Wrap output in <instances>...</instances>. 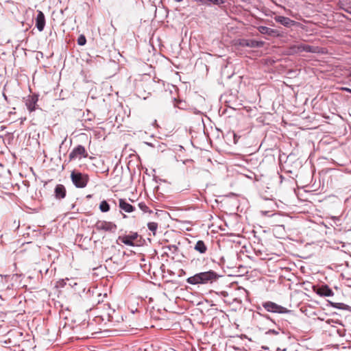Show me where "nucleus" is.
Masks as SVG:
<instances>
[{
    "instance_id": "nucleus-5",
    "label": "nucleus",
    "mask_w": 351,
    "mask_h": 351,
    "mask_svg": "<svg viewBox=\"0 0 351 351\" xmlns=\"http://www.w3.org/2000/svg\"><path fill=\"white\" fill-rule=\"evenodd\" d=\"M290 49L295 53H301L303 51L312 53H317L320 52V48L317 46H313L300 43L292 45Z\"/></svg>"
},
{
    "instance_id": "nucleus-10",
    "label": "nucleus",
    "mask_w": 351,
    "mask_h": 351,
    "mask_svg": "<svg viewBox=\"0 0 351 351\" xmlns=\"http://www.w3.org/2000/svg\"><path fill=\"white\" fill-rule=\"evenodd\" d=\"M138 237L137 232H130L129 234L124 236H119L118 237V241H120L121 243L125 245L134 246V241L136 240Z\"/></svg>"
},
{
    "instance_id": "nucleus-13",
    "label": "nucleus",
    "mask_w": 351,
    "mask_h": 351,
    "mask_svg": "<svg viewBox=\"0 0 351 351\" xmlns=\"http://www.w3.org/2000/svg\"><path fill=\"white\" fill-rule=\"evenodd\" d=\"M66 188L63 184H57L54 189V195L56 199H61L65 197Z\"/></svg>"
},
{
    "instance_id": "nucleus-21",
    "label": "nucleus",
    "mask_w": 351,
    "mask_h": 351,
    "mask_svg": "<svg viewBox=\"0 0 351 351\" xmlns=\"http://www.w3.org/2000/svg\"><path fill=\"white\" fill-rule=\"evenodd\" d=\"M158 223L156 222H149L147 223L148 229L153 232V235H156V232L158 229Z\"/></svg>"
},
{
    "instance_id": "nucleus-6",
    "label": "nucleus",
    "mask_w": 351,
    "mask_h": 351,
    "mask_svg": "<svg viewBox=\"0 0 351 351\" xmlns=\"http://www.w3.org/2000/svg\"><path fill=\"white\" fill-rule=\"evenodd\" d=\"M88 156L85 147L82 145H78L73 149L69 155V161L73 160L80 157L87 158Z\"/></svg>"
},
{
    "instance_id": "nucleus-26",
    "label": "nucleus",
    "mask_w": 351,
    "mask_h": 351,
    "mask_svg": "<svg viewBox=\"0 0 351 351\" xmlns=\"http://www.w3.org/2000/svg\"><path fill=\"white\" fill-rule=\"evenodd\" d=\"M342 90L343 91H346L347 93H351V89L350 88H347V87H342L341 88Z\"/></svg>"
},
{
    "instance_id": "nucleus-2",
    "label": "nucleus",
    "mask_w": 351,
    "mask_h": 351,
    "mask_svg": "<svg viewBox=\"0 0 351 351\" xmlns=\"http://www.w3.org/2000/svg\"><path fill=\"white\" fill-rule=\"evenodd\" d=\"M71 180L76 188L82 189L87 186L89 182V176L86 173L73 170L71 173Z\"/></svg>"
},
{
    "instance_id": "nucleus-15",
    "label": "nucleus",
    "mask_w": 351,
    "mask_h": 351,
    "mask_svg": "<svg viewBox=\"0 0 351 351\" xmlns=\"http://www.w3.org/2000/svg\"><path fill=\"white\" fill-rule=\"evenodd\" d=\"M119 208L124 210L125 213H132L135 210L134 206L129 204L124 199H119Z\"/></svg>"
},
{
    "instance_id": "nucleus-25",
    "label": "nucleus",
    "mask_w": 351,
    "mask_h": 351,
    "mask_svg": "<svg viewBox=\"0 0 351 351\" xmlns=\"http://www.w3.org/2000/svg\"><path fill=\"white\" fill-rule=\"evenodd\" d=\"M337 332L339 334L340 337H344L346 335V330L343 328L337 329Z\"/></svg>"
},
{
    "instance_id": "nucleus-22",
    "label": "nucleus",
    "mask_w": 351,
    "mask_h": 351,
    "mask_svg": "<svg viewBox=\"0 0 351 351\" xmlns=\"http://www.w3.org/2000/svg\"><path fill=\"white\" fill-rule=\"evenodd\" d=\"M86 43V38L84 35H80L77 38V44L80 46H83Z\"/></svg>"
},
{
    "instance_id": "nucleus-11",
    "label": "nucleus",
    "mask_w": 351,
    "mask_h": 351,
    "mask_svg": "<svg viewBox=\"0 0 351 351\" xmlns=\"http://www.w3.org/2000/svg\"><path fill=\"white\" fill-rule=\"evenodd\" d=\"M45 26V17L43 12L40 10H37V16L36 18V27L39 32L43 31Z\"/></svg>"
},
{
    "instance_id": "nucleus-31",
    "label": "nucleus",
    "mask_w": 351,
    "mask_h": 351,
    "mask_svg": "<svg viewBox=\"0 0 351 351\" xmlns=\"http://www.w3.org/2000/svg\"><path fill=\"white\" fill-rule=\"evenodd\" d=\"M349 76L351 77V71L349 73Z\"/></svg>"
},
{
    "instance_id": "nucleus-12",
    "label": "nucleus",
    "mask_w": 351,
    "mask_h": 351,
    "mask_svg": "<svg viewBox=\"0 0 351 351\" xmlns=\"http://www.w3.org/2000/svg\"><path fill=\"white\" fill-rule=\"evenodd\" d=\"M274 20L276 22L279 23L287 27H289L296 23L295 21H293L289 18L283 16H276L274 17Z\"/></svg>"
},
{
    "instance_id": "nucleus-20",
    "label": "nucleus",
    "mask_w": 351,
    "mask_h": 351,
    "mask_svg": "<svg viewBox=\"0 0 351 351\" xmlns=\"http://www.w3.org/2000/svg\"><path fill=\"white\" fill-rule=\"evenodd\" d=\"M99 209L102 213L108 212L110 210V205L106 200H103L99 204Z\"/></svg>"
},
{
    "instance_id": "nucleus-1",
    "label": "nucleus",
    "mask_w": 351,
    "mask_h": 351,
    "mask_svg": "<svg viewBox=\"0 0 351 351\" xmlns=\"http://www.w3.org/2000/svg\"><path fill=\"white\" fill-rule=\"evenodd\" d=\"M218 277L219 275L215 271L210 270L196 274L194 276L188 278L186 279V282L193 285L212 283L215 281Z\"/></svg>"
},
{
    "instance_id": "nucleus-32",
    "label": "nucleus",
    "mask_w": 351,
    "mask_h": 351,
    "mask_svg": "<svg viewBox=\"0 0 351 351\" xmlns=\"http://www.w3.org/2000/svg\"><path fill=\"white\" fill-rule=\"evenodd\" d=\"M349 200H351V197L349 199Z\"/></svg>"
},
{
    "instance_id": "nucleus-14",
    "label": "nucleus",
    "mask_w": 351,
    "mask_h": 351,
    "mask_svg": "<svg viewBox=\"0 0 351 351\" xmlns=\"http://www.w3.org/2000/svg\"><path fill=\"white\" fill-rule=\"evenodd\" d=\"M258 32L262 34H266L270 36H278V32L276 29L267 27L266 26H259L257 27Z\"/></svg>"
},
{
    "instance_id": "nucleus-4",
    "label": "nucleus",
    "mask_w": 351,
    "mask_h": 351,
    "mask_svg": "<svg viewBox=\"0 0 351 351\" xmlns=\"http://www.w3.org/2000/svg\"><path fill=\"white\" fill-rule=\"evenodd\" d=\"M101 306L97 307V308H100ZM104 312L99 315L103 321L107 320L108 322H119V319H116L115 315L116 311L114 309L112 308L108 303L104 304L102 306Z\"/></svg>"
},
{
    "instance_id": "nucleus-18",
    "label": "nucleus",
    "mask_w": 351,
    "mask_h": 351,
    "mask_svg": "<svg viewBox=\"0 0 351 351\" xmlns=\"http://www.w3.org/2000/svg\"><path fill=\"white\" fill-rule=\"evenodd\" d=\"M195 1L201 4H206V5L213 4L215 5H220L225 3V1L223 0H195Z\"/></svg>"
},
{
    "instance_id": "nucleus-28",
    "label": "nucleus",
    "mask_w": 351,
    "mask_h": 351,
    "mask_svg": "<svg viewBox=\"0 0 351 351\" xmlns=\"http://www.w3.org/2000/svg\"><path fill=\"white\" fill-rule=\"evenodd\" d=\"M269 333H271V334H274V335H277L278 334V332L277 331H276L275 330H269L268 331Z\"/></svg>"
},
{
    "instance_id": "nucleus-27",
    "label": "nucleus",
    "mask_w": 351,
    "mask_h": 351,
    "mask_svg": "<svg viewBox=\"0 0 351 351\" xmlns=\"http://www.w3.org/2000/svg\"><path fill=\"white\" fill-rule=\"evenodd\" d=\"M327 323H328V324H330L331 323H335V324H341V323H339L338 321L335 322V321H333L332 319H328V320L327 321Z\"/></svg>"
},
{
    "instance_id": "nucleus-29",
    "label": "nucleus",
    "mask_w": 351,
    "mask_h": 351,
    "mask_svg": "<svg viewBox=\"0 0 351 351\" xmlns=\"http://www.w3.org/2000/svg\"><path fill=\"white\" fill-rule=\"evenodd\" d=\"M177 2H181L182 0H175Z\"/></svg>"
},
{
    "instance_id": "nucleus-17",
    "label": "nucleus",
    "mask_w": 351,
    "mask_h": 351,
    "mask_svg": "<svg viewBox=\"0 0 351 351\" xmlns=\"http://www.w3.org/2000/svg\"><path fill=\"white\" fill-rule=\"evenodd\" d=\"M194 250L198 252L199 253L204 254L206 253L208 247L203 241L199 240L195 244Z\"/></svg>"
},
{
    "instance_id": "nucleus-19",
    "label": "nucleus",
    "mask_w": 351,
    "mask_h": 351,
    "mask_svg": "<svg viewBox=\"0 0 351 351\" xmlns=\"http://www.w3.org/2000/svg\"><path fill=\"white\" fill-rule=\"evenodd\" d=\"M330 305L336 308L342 310H350L351 307L344 303H335L330 302Z\"/></svg>"
},
{
    "instance_id": "nucleus-16",
    "label": "nucleus",
    "mask_w": 351,
    "mask_h": 351,
    "mask_svg": "<svg viewBox=\"0 0 351 351\" xmlns=\"http://www.w3.org/2000/svg\"><path fill=\"white\" fill-rule=\"evenodd\" d=\"M317 293L320 296L326 297L332 296L334 295L333 291L328 285H322L320 287L317 289Z\"/></svg>"
},
{
    "instance_id": "nucleus-23",
    "label": "nucleus",
    "mask_w": 351,
    "mask_h": 351,
    "mask_svg": "<svg viewBox=\"0 0 351 351\" xmlns=\"http://www.w3.org/2000/svg\"><path fill=\"white\" fill-rule=\"evenodd\" d=\"M138 207L144 213L150 212L149 207L144 202H140L138 204Z\"/></svg>"
},
{
    "instance_id": "nucleus-8",
    "label": "nucleus",
    "mask_w": 351,
    "mask_h": 351,
    "mask_svg": "<svg viewBox=\"0 0 351 351\" xmlns=\"http://www.w3.org/2000/svg\"><path fill=\"white\" fill-rule=\"evenodd\" d=\"M38 101V95L36 94L28 95L25 98V106L30 112H32L38 108V106L37 104Z\"/></svg>"
},
{
    "instance_id": "nucleus-30",
    "label": "nucleus",
    "mask_w": 351,
    "mask_h": 351,
    "mask_svg": "<svg viewBox=\"0 0 351 351\" xmlns=\"http://www.w3.org/2000/svg\"><path fill=\"white\" fill-rule=\"evenodd\" d=\"M90 197H91V195H87V197H87V198H90Z\"/></svg>"
},
{
    "instance_id": "nucleus-3",
    "label": "nucleus",
    "mask_w": 351,
    "mask_h": 351,
    "mask_svg": "<svg viewBox=\"0 0 351 351\" xmlns=\"http://www.w3.org/2000/svg\"><path fill=\"white\" fill-rule=\"evenodd\" d=\"M262 306L267 312L273 313L286 314L291 312V310L271 301L263 302Z\"/></svg>"
},
{
    "instance_id": "nucleus-7",
    "label": "nucleus",
    "mask_w": 351,
    "mask_h": 351,
    "mask_svg": "<svg viewBox=\"0 0 351 351\" xmlns=\"http://www.w3.org/2000/svg\"><path fill=\"white\" fill-rule=\"evenodd\" d=\"M95 228L97 230L114 232L117 230V225L110 221L99 220L96 222Z\"/></svg>"
},
{
    "instance_id": "nucleus-24",
    "label": "nucleus",
    "mask_w": 351,
    "mask_h": 351,
    "mask_svg": "<svg viewBox=\"0 0 351 351\" xmlns=\"http://www.w3.org/2000/svg\"><path fill=\"white\" fill-rule=\"evenodd\" d=\"M232 136H233V142L234 144H237L239 141V139L240 138V136H238L234 132H232Z\"/></svg>"
},
{
    "instance_id": "nucleus-9",
    "label": "nucleus",
    "mask_w": 351,
    "mask_h": 351,
    "mask_svg": "<svg viewBox=\"0 0 351 351\" xmlns=\"http://www.w3.org/2000/svg\"><path fill=\"white\" fill-rule=\"evenodd\" d=\"M239 45L242 47H248L251 48H261L265 45V42L262 40H256L253 39H242L239 42Z\"/></svg>"
}]
</instances>
